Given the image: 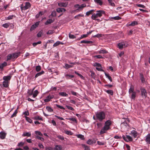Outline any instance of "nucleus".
I'll return each instance as SVG.
<instances>
[{
    "instance_id": "nucleus-57",
    "label": "nucleus",
    "mask_w": 150,
    "mask_h": 150,
    "mask_svg": "<svg viewBox=\"0 0 150 150\" xmlns=\"http://www.w3.org/2000/svg\"><path fill=\"white\" fill-rule=\"evenodd\" d=\"M137 6L139 7H141L143 8H145V6L144 5L142 4H138L137 5Z\"/></svg>"
},
{
    "instance_id": "nucleus-26",
    "label": "nucleus",
    "mask_w": 150,
    "mask_h": 150,
    "mask_svg": "<svg viewBox=\"0 0 150 150\" xmlns=\"http://www.w3.org/2000/svg\"><path fill=\"white\" fill-rule=\"evenodd\" d=\"M82 147L85 150H90L89 147L86 146L84 144H82L81 145Z\"/></svg>"
},
{
    "instance_id": "nucleus-23",
    "label": "nucleus",
    "mask_w": 150,
    "mask_h": 150,
    "mask_svg": "<svg viewBox=\"0 0 150 150\" xmlns=\"http://www.w3.org/2000/svg\"><path fill=\"white\" fill-rule=\"evenodd\" d=\"M3 85L5 87H7L8 86V82L7 81H3Z\"/></svg>"
},
{
    "instance_id": "nucleus-35",
    "label": "nucleus",
    "mask_w": 150,
    "mask_h": 150,
    "mask_svg": "<svg viewBox=\"0 0 150 150\" xmlns=\"http://www.w3.org/2000/svg\"><path fill=\"white\" fill-rule=\"evenodd\" d=\"M77 137L82 140H84L85 139V138L83 135L82 134H78L76 135Z\"/></svg>"
},
{
    "instance_id": "nucleus-15",
    "label": "nucleus",
    "mask_w": 150,
    "mask_h": 150,
    "mask_svg": "<svg viewBox=\"0 0 150 150\" xmlns=\"http://www.w3.org/2000/svg\"><path fill=\"white\" fill-rule=\"evenodd\" d=\"M6 134L3 132H1L0 133V138L1 139H4L6 137Z\"/></svg>"
},
{
    "instance_id": "nucleus-10",
    "label": "nucleus",
    "mask_w": 150,
    "mask_h": 150,
    "mask_svg": "<svg viewBox=\"0 0 150 150\" xmlns=\"http://www.w3.org/2000/svg\"><path fill=\"white\" fill-rule=\"evenodd\" d=\"M54 97V96L53 95H49L46 97V98L44 100V101L45 102H48L51 99L53 98Z\"/></svg>"
},
{
    "instance_id": "nucleus-13",
    "label": "nucleus",
    "mask_w": 150,
    "mask_h": 150,
    "mask_svg": "<svg viewBox=\"0 0 150 150\" xmlns=\"http://www.w3.org/2000/svg\"><path fill=\"white\" fill-rule=\"evenodd\" d=\"M54 19H49L47 20L46 22L45 23V24L46 25H48V24H51L54 21Z\"/></svg>"
},
{
    "instance_id": "nucleus-19",
    "label": "nucleus",
    "mask_w": 150,
    "mask_h": 150,
    "mask_svg": "<svg viewBox=\"0 0 150 150\" xmlns=\"http://www.w3.org/2000/svg\"><path fill=\"white\" fill-rule=\"evenodd\" d=\"M134 86L132 85H131L130 86V87L129 90V93H133V92H135L134 91Z\"/></svg>"
},
{
    "instance_id": "nucleus-7",
    "label": "nucleus",
    "mask_w": 150,
    "mask_h": 150,
    "mask_svg": "<svg viewBox=\"0 0 150 150\" xmlns=\"http://www.w3.org/2000/svg\"><path fill=\"white\" fill-rule=\"evenodd\" d=\"M140 90L141 92V95L143 96H144L145 98L147 96V93L146 92V90L143 88H141Z\"/></svg>"
},
{
    "instance_id": "nucleus-39",
    "label": "nucleus",
    "mask_w": 150,
    "mask_h": 150,
    "mask_svg": "<svg viewBox=\"0 0 150 150\" xmlns=\"http://www.w3.org/2000/svg\"><path fill=\"white\" fill-rule=\"evenodd\" d=\"M108 1L111 6H115V4L112 0H108Z\"/></svg>"
},
{
    "instance_id": "nucleus-45",
    "label": "nucleus",
    "mask_w": 150,
    "mask_h": 150,
    "mask_svg": "<svg viewBox=\"0 0 150 150\" xmlns=\"http://www.w3.org/2000/svg\"><path fill=\"white\" fill-rule=\"evenodd\" d=\"M41 69V67L39 65L37 66L36 67V70L37 72L40 71Z\"/></svg>"
},
{
    "instance_id": "nucleus-46",
    "label": "nucleus",
    "mask_w": 150,
    "mask_h": 150,
    "mask_svg": "<svg viewBox=\"0 0 150 150\" xmlns=\"http://www.w3.org/2000/svg\"><path fill=\"white\" fill-rule=\"evenodd\" d=\"M140 79L141 80L142 82L143 83L145 81V79L143 75L142 74H140Z\"/></svg>"
},
{
    "instance_id": "nucleus-5",
    "label": "nucleus",
    "mask_w": 150,
    "mask_h": 150,
    "mask_svg": "<svg viewBox=\"0 0 150 150\" xmlns=\"http://www.w3.org/2000/svg\"><path fill=\"white\" fill-rule=\"evenodd\" d=\"M118 48L120 49H122L123 48L127 47L128 45L127 42H122L118 43L117 45Z\"/></svg>"
},
{
    "instance_id": "nucleus-50",
    "label": "nucleus",
    "mask_w": 150,
    "mask_h": 150,
    "mask_svg": "<svg viewBox=\"0 0 150 150\" xmlns=\"http://www.w3.org/2000/svg\"><path fill=\"white\" fill-rule=\"evenodd\" d=\"M36 138L42 141H44V139L43 138L41 137L38 136H36Z\"/></svg>"
},
{
    "instance_id": "nucleus-20",
    "label": "nucleus",
    "mask_w": 150,
    "mask_h": 150,
    "mask_svg": "<svg viewBox=\"0 0 150 150\" xmlns=\"http://www.w3.org/2000/svg\"><path fill=\"white\" fill-rule=\"evenodd\" d=\"M35 88H33V89L32 90H28V93L29 96H30L33 95V91L34 90Z\"/></svg>"
},
{
    "instance_id": "nucleus-31",
    "label": "nucleus",
    "mask_w": 150,
    "mask_h": 150,
    "mask_svg": "<svg viewBox=\"0 0 150 150\" xmlns=\"http://www.w3.org/2000/svg\"><path fill=\"white\" fill-rule=\"evenodd\" d=\"M105 91L108 94H110L111 95H113V92L112 90H107Z\"/></svg>"
},
{
    "instance_id": "nucleus-54",
    "label": "nucleus",
    "mask_w": 150,
    "mask_h": 150,
    "mask_svg": "<svg viewBox=\"0 0 150 150\" xmlns=\"http://www.w3.org/2000/svg\"><path fill=\"white\" fill-rule=\"evenodd\" d=\"M41 43V41H39L37 42L33 43V45L34 47H35L37 45L40 44Z\"/></svg>"
},
{
    "instance_id": "nucleus-17",
    "label": "nucleus",
    "mask_w": 150,
    "mask_h": 150,
    "mask_svg": "<svg viewBox=\"0 0 150 150\" xmlns=\"http://www.w3.org/2000/svg\"><path fill=\"white\" fill-rule=\"evenodd\" d=\"M11 78V76H4L3 79L5 81H7L8 82V81L10 80Z\"/></svg>"
},
{
    "instance_id": "nucleus-4",
    "label": "nucleus",
    "mask_w": 150,
    "mask_h": 150,
    "mask_svg": "<svg viewBox=\"0 0 150 150\" xmlns=\"http://www.w3.org/2000/svg\"><path fill=\"white\" fill-rule=\"evenodd\" d=\"M74 6L75 8H77L76 11H80L82 10L83 8L86 6V5L85 4H82L80 5L79 4H76Z\"/></svg>"
},
{
    "instance_id": "nucleus-28",
    "label": "nucleus",
    "mask_w": 150,
    "mask_h": 150,
    "mask_svg": "<svg viewBox=\"0 0 150 150\" xmlns=\"http://www.w3.org/2000/svg\"><path fill=\"white\" fill-rule=\"evenodd\" d=\"M95 2L101 6L103 4V2L101 0H94Z\"/></svg>"
},
{
    "instance_id": "nucleus-12",
    "label": "nucleus",
    "mask_w": 150,
    "mask_h": 150,
    "mask_svg": "<svg viewBox=\"0 0 150 150\" xmlns=\"http://www.w3.org/2000/svg\"><path fill=\"white\" fill-rule=\"evenodd\" d=\"M57 11L59 13L65 12L66 11V9L62 8H59L56 9Z\"/></svg>"
},
{
    "instance_id": "nucleus-51",
    "label": "nucleus",
    "mask_w": 150,
    "mask_h": 150,
    "mask_svg": "<svg viewBox=\"0 0 150 150\" xmlns=\"http://www.w3.org/2000/svg\"><path fill=\"white\" fill-rule=\"evenodd\" d=\"M10 25L9 23H6L4 24H3L2 25V26L5 28H8Z\"/></svg>"
},
{
    "instance_id": "nucleus-22",
    "label": "nucleus",
    "mask_w": 150,
    "mask_h": 150,
    "mask_svg": "<svg viewBox=\"0 0 150 150\" xmlns=\"http://www.w3.org/2000/svg\"><path fill=\"white\" fill-rule=\"evenodd\" d=\"M93 42L91 41H86L85 40H83L81 41L80 43H86V44H90L92 43Z\"/></svg>"
},
{
    "instance_id": "nucleus-29",
    "label": "nucleus",
    "mask_w": 150,
    "mask_h": 150,
    "mask_svg": "<svg viewBox=\"0 0 150 150\" xmlns=\"http://www.w3.org/2000/svg\"><path fill=\"white\" fill-rule=\"evenodd\" d=\"M44 73V71H42L40 72H39L37 73L35 75V77L37 78L38 76L41 75L42 74H43Z\"/></svg>"
},
{
    "instance_id": "nucleus-37",
    "label": "nucleus",
    "mask_w": 150,
    "mask_h": 150,
    "mask_svg": "<svg viewBox=\"0 0 150 150\" xmlns=\"http://www.w3.org/2000/svg\"><path fill=\"white\" fill-rule=\"evenodd\" d=\"M94 10H91L88 11L86 13V15L87 16H89L90 14H92V12L94 11Z\"/></svg>"
},
{
    "instance_id": "nucleus-52",
    "label": "nucleus",
    "mask_w": 150,
    "mask_h": 150,
    "mask_svg": "<svg viewBox=\"0 0 150 150\" xmlns=\"http://www.w3.org/2000/svg\"><path fill=\"white\" fill-rule=\"evenodd\" d=\"M60 44H62V43L59 41H57L53 45V46L54 47H56Z\"/></svg>"
},
{
    "instance_id": "nucleus-3",
    "label": "nucleus",
    "mask_w": 150,
    "mask_h": 150,
    "mask_svg": "<svg viewBox=\"0 0 150 150\" xmlns=\"http://www.w3.org/2000/svg\"><path fill=\"white\" fill-rule=\"evenodd\" d=\"M96 115L97 119L100 121H102L105 118V114L103 111L96 112Z\"/></svg>"
},
{
    "instance_id": "nucleus-6",
    "label": "nucleus",
    "mask_w": 150,
    "mask_h": 150,
    "mask_svg": "<svg viewBox=\"0 0 150 150\" xmlns=\"http://www.w3.org/2000/svg\"><path fill=\"white\" fill-rule=\"evenodd\" d=\"M122 138L126 142L131 141L132 140V138L130 136L127 135L126 137H125L123 135Z\"/></svg>"
},
{
    "instance_id": "nucleus-64",
    "label": "nucleus",
    "mask_w": 150,
    "mask_h": 150,
    "mask_svg": "<svg viewBox=\"0 0 150 150\" xmlns=\"http://www.w3.org/2000/svg\"><path fill=\"white\" fill-rule=\"evenodd\" d=\"M24 143L21 142L18 144V145L19 146L22 147L24 145Z\"/></svg>"
},
{
    "instance_id": "nucleus-42",
    "label": "nucleus",
    "mask_w": 150,
    "mask_h": 150,
    "mask_svg": "<svg viewBox=\"0 0 150 150\" xmlns=\"http://www.w3.org/2000/svg\"><path fill=\"white\" fill-rule=\"evenodd\" d=\"M13 57L12 55L11 54H9L7 56L6 61H8L10 60Z\"/></svg>"
},
{
    "instance_id": "nucleus-36",
    "label": "nucleus",
    "mask_w": 150,
    "mask_h": 150,
    "mask_svg": "<svg viewBox=\"0 0 150 150\" xmlns=\"http://www.w3.org/2000/svg\"><path fill=\"white\" fill-rule=\"evenodd\" d=\"M65 76L66 77L67 79H69L71 78H73L74 77V76L73 75H70L69 74H66L65 75Z\"/></svg>"
},
{
    "instance_id": "nucleus-43",
    "label": "nucleus",
    "mask_w": 150,
    "mask_h": 150,
    "mask_svg": "<svg viewBox=\"0 0 150 150\" xmlns=\"http://www.w3.org/2000/svg\"><path fill=\"white\" fill-rule=\"evenodd\" d=\"M67 119L68 120H71L74 122H77L76 119L74 118H73V117L69 118H67Z\"/></svg>"
},
{
    "instance_id": "nucleus-2",
    "label": "nucleus",
    "mask_w": 150,
    "mask_h": 150,
    "mask_svg": "<svg viewBox=\"0 0 150 150\" xmlns=\"http://www.w3.org/2000/svg\"><path fill=\"white\" fill-rule=\"evenodd\" d=\"M96 13H94L91 16V18L93 19H96L98 17H101L103 14H105V12L103 10H100L97 11Z\"/></svg>"
},
{
    "instance_id": "nucleus-49",
    "label": "nucleus",
    "mask_w": 150,
    "mask_h": 150,
    "mask_svg": "<svg viewBox=\"0 0 150 150\" xmlns=\"http://www.w3.org/2000/svg\"><path fill=\"white\" fill-rule=\"evenodd\" d=\"M35 134L37 135H38L39 136H42L43 134H42L41 133V132L40 131H35Z\"/></svg>"
},
{
    "instance_id": "nucleus-14",
    "label": "nucleus",
    "mask_w": 150,
    "mask_h": 150,
    "mask_svg": "<svg viewBox=\"0 0 150 150\" xmlns=\"http://www.w3.org/2000/svg\"><path fill=\"white\" fill-rule=\"evenodd\" d=\"M62 147L60 145H57L55 146L54 150H62Z\"/></svg>"
},
{
    "instance_id": "nucleus-41",
    "label": "nucleus",
    "mask_w": 150,
    "mask_h": 150,
    "mask_svg": "<svg viewBox=\"0 0 150 150\" xmlns=\"http://www.w3.org/2000/svg\"><path fill=\"white\" fill-rule=\"evenodd\" d=\"M99 53H103V54H106L107 53H108V52L107 51L104 50H100L99 52Z\"/></svg>"
},
{
    "instance_id": "nucleus-56",
    "label": "nucleus",
    "mask_w": 150,
    "mask_h": 150,
    "mask_svg": "<svg viewBox=\"0 0 150 150\" xmlns=\"http://www.w3.org/2000/svg\"><path fill=\"white\" fill-rule=\"evenodd\" d=\"M87 144H88L91 145L92 144H93V142L91 140L89 139L87 141Z\"/></svg>"
},
{
    "instance_id": "nucleus-63",
    "label": "nucleus",
    "mask_w": 150,
    "mask_h": 150,
    "mask_svg": "<svg viewBox=\"0 0 150 150\" xmlns=\"http://www.w3.org/2000/svg\"><path fill=\"white\" fill-rule=\"evenodd\" d=\"M65 132L66 134L68 135H72V133L71 131H65Z\"/></svg>"
},
{
    "instance_id": "nucleus-60",
    "label": "nucleus",
    "mask_w": 150,
    "mask_h": 150,
    "mask_svg": "<svg viewBox=\"0 0 150 150\" xmlns=\"http://www.w3.org/2000/svg\"><path fill=\"white\" fill-rule=\"evenodd\" d=\"M38 146L40 148H42V149H44V147L43 145L40 143H39L38 144Z\"/></svg>"
},
{
    "instance_id": "nucleus-21",
    "label": "nucleus",
    "mask_w": 150,
    "mask_h": 150,
    "mask_svg": "<svg viewBox=\"0 0 150 150\" xmlns=\"http://www.w3.org/2000/svg\"><path fill=\"white\" fill-rule=\"evenodd\" d=\"M128 126V124H127L126 122H124L121 124V126L122 127H126Z\"/></svg>"
},
{
    "instance_id": "nucleus-25",
    "label": "nucleus",
    "mask_w": 150,
    "mask_h": 150,
    "mask_svg": "<svg viewBox=\"0 0 150 150\" xmlns=\"http://www.w3.org/2000/svg\"><path fill=\"white\" fill-rule=\"evenodd\" d=\"M20 54V52L13 54H12L13 57V58H17L18 56V55Z\"/></svg>"
},
{
    "instance_id": "nucleus-48",
    "label": "nucleus",
    "mask_w": 150,
    "mask_h": 150,
    "mask_svg": "<svg viewBox=\"0 0 150 150\" xmlns=\"http://www.w3.org/2000/svg\"><path fill=\"white\" fill-rule=\"evenodd\" d=\"M56 12L55 11H52L51 15L50 16H52L53 17H55L56 16Z\"/></svg>"
},
{
    "instance_id": "nucleus-24",
    "label": "nucleus",
    "mask_w": 150,
    "mask_h": 150,
    "mask_svg": "<svg viewBox=\"0 0 150 150\" xmlns=\"http://www.w3.org/2000/svg\"><path fill=\"white\" fill-rule=\"evenodd\" d=\"M39 93V92L37 90H36L33 92V98L36 97Z\"/></svg>"
},
{
    "instance_id": "nucleus-59",
    "label": "nucleus",
    "mask_w": 150,
    "mask_h": 150,
    "mask_svg": "<svg viewBox=\"0 0 150 150\" xmlns=\"http://www.w3.org/2000/svg\"><path fill=\"white\" fill-rule=\"evenodd\" d=\"M91 75L93 78H95L96 77V75L94 72L93 71L91 72Z\"/></svg>"
},
{
    "instance_id": "nucleus-30",
    "label": "nucleus",
    "mask_w": 150,
    "mask_h": 150,
    "mask_svg": "<svg viewBox=\"0 0 150 150\" xmlns=\"http://www.w3.org/2000/svg\"><path fill=\"white\" fill-rule=\"evenodd\" d=\"M59 94V95L62 96H68L67 94L64 92H60Z\"/></svg>"
},
{
    "instance_id": "nucleus-34",
    "label": "nucleus",
    "mask_w": 150,
    "mask_h": 150,
    "mask_svg": "<svg viewBox=\"0 0 150 150\" xmlns=\"http://www.w3.org/2000/svg\"><path fill=\"white\" fill-rule=\"evenodd\" d=\"M46 109L49 112H52L53 111V109L50 106H47L46 107Z\"/></svg>"
},
{
    "instance_id": "nucleus-61",
    "label": "nucleus",
    "mask_w": 150,
    "mask_h": 150,
    "mask_svg": "<svg viewBox=\"0 0 150 150\" xmlns=\"http://www.w3.org/2000/svg\"><path fill=\"white\" fill-rule=\"evenodd\" d=\"M88 34H83L81 35V37L79 39H82L83 38L87 37L88 36Z\"/></svg>"
},
{
    "instance_id": "nucleus-16",
    "label": "nucleus",
    "mask_w": 150,
    "mask_h": 150,
    "mask_svg": "<svg viewBox=\"0 0 150 150\" xmlns=\"http://www.w3.org/2000/svg\"><path fill=\"white\" fill-rule=\"evenodd\" d=\"M7 65V63L6 62H4L3 63L0 64V68L3 69V68Z\"/></svg>"
},
{
    "instance_id": "nucleus-11",
    "label": "nucleus",
    "mask_w": 150,
    "mask_h": 150,
    "mask_svg": "<svg viewBox=\"0 0 150 150\" xmlns=\"http://www.w3.org/2000/svg\"><path fill=\"white\" fill-rule=\"evenodd\" d=\"M145 141L148 144H150V133L146 136Z\"/></svg>"
},
{
    "instance_id": "nucleus-44",
    "label": "nucleus",
    "mask_w": 150,
    "mask_h": 150,
    "mask_svg": "<svg viewBox=\"0 0 150 150\" xmlns=\"http://www.w3.org/2000/svg\"><path fill=\"white\" fill-rule=\"evenodd\" d=\"M25 118L26 120L29 122L30 123H31L32 122V120L29 117H28L27 116H25Z\"/></svg>"
},
{
    "instance_id": "nucleus-33",
    "label": "nucleus",
    "mask_w": 150,
    "mask_h": 150,
    "mask_svg": "<svg viewBox=\"0 0 150 150\" xmlns=\"http://www.w3.org/2000/svg\"><path fill=\"white\" fill-rule=\"evenodd\" d=\"M105 76H106V77L108 78V79L109 80L111 81L112 82V79L111 77L109 76V74H107L105 73Z\"/></svg>"
},
{
    "instance_id": "nucleus-38",
    "label": "nucleus",
    "mask_w": 150,
    "mask_h": 150,
    "mask_svg": "<svg viewBox=\"0 0 150 150\" xmlns=\"http://www.w3.org/2000/svg\"><path fill=\"white\" fill-rule=\"evenodd\" d=\"M34 119L35 120H42V118L38 116H37L34 117Z\"/></svg>"
},
{
    "instance_id": "nucleus-1",
    "label": "nucleus",
    "mask_w": 150,
    "mask_h": 150,
    "mask_svg": "<svg viewBox=\"0 0 150 150\" xmlns=\"http://www.w3.org/2000/svg\"><path fill=\"white\" fill-rule=\"evenodd\" d=\"M111 124V122L110 120L106 121L104 126L100 130V133L102 134L106 133L108 130L110 129V126Z\"/></svg>"
},
{
    "instance_id": "nucleus-47",
    "label": "nucleus",
    "mask_w": 150,
    "mask_h": 150,
    "mask_svg": "<svg viewBox=\"0 0 150 150\" xmlns=\"http://www.w3.org/2000/svg\"><path fill=\"white\" fill-rule=\"evenodd\" d=\"M15 17L14 15H10L7 17V19H6V20H11L14 17Z\"/></svg>"
},
{
    "instance_id": "nucleus-32",
    "label": "nucleus",
    "mask_w": 150,
    "mask_h": 150,
    "mask_svg": "<svg viewBox=\"0 0 150 150\" xmlns=\"http://www.w3.org/2000/svg\"><path fill=\"white\" fill-rule=\"evenodd\" d=\"M137 24V22L136 21H134L129 25V26H134Z\"/></svg>"
},
{
    "instance_id": "nucleus-55",
    "label": "nucleus",
    "mask_w": 150,
    "mask_h": 150,
    "mask_svg": "<svg viewBox=\"0 0 150 150\" xmlns=\"http://www.w3.org/2000/svg\"><path fill=\"white\" fill-rule=\"evenodd\" d=\"M69 37L71 39H74L76 38L75 36L72 34L69 33Z\"/></svg>"
},
{
    "instance_id": "nucleus-18",
    "label": "nucleus",
    "mask_w": 150,
    "mask_h": 150,
    "mask_svg": "<svg viewBox=\"0 0 150 150\" xmlns=\"http://www.w3.org/2000/svg\"><path fill=\"white\" fill-rule=\"evenodd\" d=\"M134 138H136L137 135V132L134 130H133L131 132Z\"/></svg>"
},
{
    "instance_id": "nucleus-62",
    "label": "nucleus",
    "mask_w": 150,
    "mask_h": 150,
    "mask_svg": "<svg viewBox=\"0 0 150 150\" xmlns=\"http://www.w3.org/2000/svg\"><path fill=\"white\" fill-rule=\"evenodd\" d=\"M42 31H41L39 32L38 34H37V37H40L42 35Z\"/></svg>"
},
{
    "instance_id": "nucleus-53",
    "label": "nucleus",
    "mask_w": 150,
    "mask_h": 150,
    "mask_svg": "<svg viewBox=\"0 0 150 150\" xmlns=\"http://www.w3.org/2000/svg\"><path fill=\"white\" fill-rule=\"evenodd\" d=\"M17 109H18V108L16 110H15V112H14L13 114L11 115V118H12V117L16 116V114L17 113Z\"/></svg>"
},
{
    "instance_id": "nucleus-9",
    "label": "nucleus",
    "mask_w": 150,
    "mask_h": 150,
    "mask_svg": "<svg viewBox=\"0 0 150 150\" xmlns=\"http://www.w3.org/2000/svg\"><path fill=\"white\" fill-rule=\"evenodd\" d=\"M30 7V3L27 2L25 3V5L23 7L24 10H26ZM21 8L23 9L22 7H21Z\"/></svg>"
},
{
    "instance_id": "nucleus-58",
    "label": "nucleus",
    "mask_w": 150,
    "mask_h": 150,
    "mask_svg": "<svg viewBox=\"0 0 150 150\" xmlns=\"http://www.w3.org/2000/svg\"><path fill=\"white\" fill-rule=\"evenodd\" d=\"M56 105L57 107L59 108L60 109H63V110H64L65 109V108H64L62 106H60V105H58L57 104H56Z\"/></svg>"
},
{
    "instance_id": "nucleus-40",
    "label": "nucleus",
    "mask_w": 150,
    "mask_h": 150,
    "mask_svg": "<svg viewBox=\"0 0 150 150\" xmlns=\"http://www.w3.org/2000/svg\"><path fill=\"white\" fill-rule=\"evenodd\" d=\"M136 93L133 92L132 93L131 95V99H132L134 100L136 97Z\"/></svg>"
},
{
    "instance_id": "nucleus-8",
    "label": "nucleus",
    "mask_w": 150,
    "mask_h": 150,
    "mask_svg": "<svg viewBox=\"0 0 150 150\" xmlns=\"http://www.w3.org/2000/svg\"><path fill=\"white\" fill-rule=\"evenodd\" d=\"M68 4V2H59L58 3V6L61 7H66Z\"/></svg>"
},
{
    "instance_id": "nucleus-27",
    "label": "nucleus",
    "mask_w": 150,
    "mask_h": 150,
    "mask_svg": "<svg viewBox=\"0 0 150 150\" xmlns=\"http://www.w3.org/2000/svg\"><path fill=\"white\" fill-rule=\"evenodd\" d=\"M22 136L25 137V136H27V137H30L31 135V134L30 132H26L22 134Z\"/></svg>"
}]
</instances>
